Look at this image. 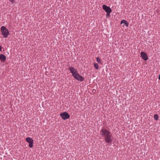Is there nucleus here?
Wrapping results in <instances>:
<instances>
[{"instance_id":"7ed1b4c3","label":"nucleus","mask_w":160,"mask_h":160,"mask_svg":"<svg viewBox=\"0 0 160 160\" xmlns=\"http://www.w3.org/2000/svg\"><path fill=\"white\" fill-rule=\"evenodd\" d=\"M2 35L4 38H7L9 34L8 29L4 26H2L1 28Z\"/></svg>"},{"instance_id":"6e6552de","label":"nucleus","mask_w":160,"mask_h":160,"mask_svg":"<svg viewBox=\"0 0 160 160\" xmlns=\"http://www.w3.org/2000/svg\"><path fill=\"white\" fill-rule=\"evenodd\" d=\"M6 57L2 54H0V60L2 62H4L6 60Z\"/></svg>"},{"instance_id":"ddd939ff","label":"nucleus","mask_w":160,"mask_h":160,"mask_svg":"<svg viewBox=\"0 0 160 160\" xmlns=\"http://www.w3.org/2000/svg\"><path fill=\"white\" fill-rule=\"evenodd\" d=\"M9 1L11 2L12 4L14 3L15 2V1L14 0H9Z\"/></svg>"},{"instance_id":"dca6fc26","label":"nucleus","mask_w":160,"mask_h":160,"mask_svg":"<svg viewBox=\"0 0 160 160\" xmlns=\"http://www.w3.org/2000/svg\"><path fill=\"white\" fill-rule=\"evenodd\" d=\"M110 15V14H108V13H107V16H109Z\"/></svg>"},{"instance_id":"423d86ee","label":"nucleus","mask_w":160,"mask_h":160,"mask_svg":"<svg viewBox=\"0 0 160 160\" xmlns=\"http://www.w3.org/2000/svg\"><path fill=\"white\" fill-rule=\"evenodd\" d=\"M26 140L29 143V147L31 148H32L33 146V140L31 138L28 137L26 138Z\"/></svg>"},{"instance_id":"f03ea898","label":"nucleus","mask_w":160,"mask_h":160,"mask_svg":"<svg viewBox=\"0 0 160 160\" xmlns=\"http://www.w3.org/2000/svg\"><path fill=\"white\" fill-rule=\"evenodd\" d=\"M68 69L72 74V76L76 80L81 82L84 81V78L81 75L79 74L78 71L73 67H69Z\"/></svg>"},{"instance_id":"f8f14e48","label":"nucleus","mask_w":160,"mask_h":160,"mask_svg":"<svg viewBox=\"0 0 160 160\" xmlns=\"http://www.w3.org/2000/svg\"><path fill=\"white\" fill-rule=\"evenodd\" d=\"M154 119L157 120L158 119V116L157 114H155L154 115Z\"/></svg>"},{"instance_id":"1a4fd4ad","label":"nucleus","mask_w":160,"mask_h":160,"mask_svg":"<svg viewBox=\"0 0 160 160\" xmlns=\"http://www.w3.org/2000/svg\"><path fill=\"white\" fill-rule=\"evenodd\" d=\"M124 23L126 27H128L129 25L128 22L124 20H122L121 21V24Z\"/></svg>"},{"instance_id":"f257e3e1","label":"nucleus","mask_w":160,"mask_h":160,"mask_svg":"<svg viewBox=\"0 0 160 160\" xmlns=\"http://www.w3.org/2000/svg\"><path fill=\"white\" fill-rule=\"evenodd\" d=\"M100 134L104 138L105 142L108 144H111L112 141V135L110 131L104 128H102Z\"/></svg>"},{"instance_id":"4468645a","label":"nucleus","mask_w":160,"mask_h":160,"mask_svg":"<svg viewBox=\"0 0 160 160\" xmlns=\"http://www.w3.org/2000/svg\"><path fill=\"white\" fill-rule=\"evenodd\" d=\"M92 92H96V90L94 89H93L92 90Z\"/></svg>"},{"instance_id":"0eeeda50","label":"nucleus","mask_w":160,"mask_h":160,"mask_svg":"<svg viewBox=\"0 0 160 160\" xmlns=\"http://www.w3.org/2000/svg\"><path fill=\"white\" fill-rule=\"evenodd\" d=\"M140 55L142 58L145 61H146L148 59V55L145 52H142L140 53Z\"/></svg>"},{"instance_id":"39448f33","label":"nucleus","mask_w":160,"mask_h":160,"mask_svg":"<svg viewBox=\"0 0 160 160\" xmlns=\"http://www.w3.org/2000/svg\"><path fill=\"white\" fill-rule=\"evenodd\" d=\"M103 9L107 13L110 14L112 12V9L109 7L105 5H102Z\"/></svg>"},{"instance_id":"20e7f679","label":"nucleus","mask_w":160,"mask_h":160,"mask_svg":"<svg viewBox=\"0 0 160 160\" xmlns=\"http://www.w3.org/2000/svg\"><path fill=\"white\" fill-rule=\"evenodd\" d=\"M60 116L64 120L69 118L70 117L69 114L66 112L61 113Z\"/></svg>"},{"instance_id":"9d476101","label":"nucleus","mask_w":160,"mask_h":160,"mask_svg":"<svg viewBox=\"0 0 160 160\" xmlns=\"http://www.w3.org/2000/svg\"><path fill=\"white\" fill-rule=\"evenodd\" d=\"M94 67L96 69H98L99 68L98 64L97 63H94Z\"/></svg>"},{"instance_id":"9b49d317","label":"nucleus","mask_w":160,"mask_h":160,"mask_svg":"<svg viewBox=\"0 0 160 160\" xmlns=\"http://www.w3.org/2000/svg\"><path fill=\"white\" fill-rule=\"evenodd\" d=\"M96 61L98 62H99L100 64L101 65L102 64L101 60L98 57H97L96 58Z\"/></svg>"},{"instance_id":"2eb2a0df","label":"nucleus","mask_w":160,"mask_h":160,"mask_svg":"<svg viewBox=\"0 0 160 160\" xmlns=\"http://www.w3.org/2000/svg\"><path fill=\"white\" fill-rule=\"evenodd\" d=\"M2 49V47L0 45V52H1V51Z\"/></svg>"},{"instance_id":"f3484780","label":"nucleus","mask_w":160,"mask_h":160,"mask_svg":"<svg viewBox=\"0 0 160 160\" xmlns=\"http://www.w3.org/2000/svg\"><path fill=\"white\" fill-rule=\"evenodd\" d=\"M158 79L160 80V74L159 75V77H158Z\"/></svg>"}]
</instances>
